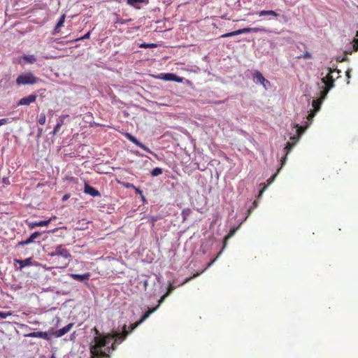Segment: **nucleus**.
<instances>
[{"label": "nucleus", "mask_w": 358, "mask_h": 358, "mask_svg": "<svg viewBox=\"0 0 358 358\" xmlns=\"http://www.w3.org/2000/svg\"><path fill=\"white\" fill-rule=\"evenodd\" d=\"M94 337L90 345L91 358H109L112 351L116 349L118 341H124L128 335V332L124 328L122 333L101 334L94 327Z\"/></svg>", "instance_id": "f257e3e1"}, {"label": "nucleus", "mask_w": 358, "mask_h": 358, "mask_svg": "<svg viewBox=\"0 0 358 358\" xmlns=\"http://www.w3.org/2000/svg\"><path fill=\"white\" fill-rule=\"evenodd\" d=\"M50 257L49 262L53 268H64L70 263L71 255L69 251L62 245H58L55 250L48 254Z\"/></svg>", "instance_id": "f03ea898"}, {"label": "nucleus", "mask_w": 358, "mask_h": 358, "mask_svg": "<svg viewBox=\"0 0 358 358\" xmlns=\"http://www.w3.org/2000/svg\"><path fill=\"white\" fill-rule=\"evenodd\" d=\"M341 71L338 69H329V73L326 77L322 79V83L324 84V87L322 90V99H324L331 89L334 87L335 78H334V73H336V78L340 77Z\"/></svg>", "instance_id": "7ed1b4c3"}, {"label": "nucleus", "mask_w": 358, "mask_h": 358, "mask_svg": "<svg viewBox=\"0 0 358 358\" xmlns=\"http://www.w3.org/2000/svg\"><path fill=\"white\" fill-rule=\"evenodd\" d=\"M258 33V32H264V33H268L271 32L268 29H266L264 27H245L243 29H240L231 32H229L224 34H222L220 37L221 38H228L234 36H237L242 34H247V33Z\"/></svg>", "instance_id": "20e7f679"}, {"label": "nucleus", "mask_w": 358, "mask_h": 358, "mask_svg": "<svg viewBox=\"0 0 358 358\" xmlns=\"http://www.w3.org/2000/svg\"><path fill=\"white\" fill-rule=\"evenodd\" d=\"M39 80L40 79L36 77L31 72H27L19 75L15 82L17 85H33L37 83Z\"/></svg>", "instance_id": "39448f33"}, {"label": "nucleus", "mask_w": 358, "mask_h": 358, "mask_svg": "<svg viewBox=\"0 0 358 358\" xmlns=\"http://www.w3.org/2000/svg\"><path fill=\"white\" fill-rule=\"evenodd\" d=\"M157 310V308H150L148 309V310L142 316V317L141 318V320L134 324H131L130 326H129V331H127L126 329L125 330L128 332V334L131 331H132L134 329H136L140 324H141L143 321H145L150 315V314H152L153 312H155V310ZM124 327H126V325H124ZM124 327H123L124 329Z\"/></svg>", "instance_id": "423d86ee"}, {"label": "nucleus", "mask_w": 358, "mask_h": 358, "mask_svg": "<svg viewBox=\"0 0 358 358\" xmlns=\"http://www.w3.org/2000/svg\"><path fill=\"white\" fill-rule=\"evenodd\" d=\"M73 325H74L73 323H69L66 326H65L63 328H62L59 330H57V331H54V329L52 328H51L50 329H49V333L50 335H54L57 338L62 337V336L67 334L71 330V329L73 327Z\"/></svg>", "instance_id": "0eeeda50"}, {"label": "nucleus", "mask_w": 358, "mask_h": 358, "mask_svg": "<svg viewBox=\"0 0 358 358\" xmlns=\"http://www.w3.org/2000/svg\"><path fill=\"white\" fill-rule=\"evenodd\" d=\"M125 137L129 140L131 142H132L133 143H134L135 145H136L137 146L140 147L141 148L143 149L145 151L149 152V153H152V152L151 151V150L148 148L147 146H145L144 144H143L142 143H141L139 141H138L134 136H132L131 134L129 133H126L125 134Z\"/></svg>", "instance_id": "6e6552de"}, {"label": "nucleus", "mask_w": 358, "mask_h": 358, "mask_svg": "<svg viewBox=\"0 0 358 358\" xmlns=\"http://www.w3.org/2000/svg\"><path fill=\"white\" fill-rule=\"evenodd\" d=\"M221 253V252L218 254L220 255ZM219 255H217L215 259H213V260H211L207 265V266L203 270L201 271V272H196V273H194L192 276H190L189 278H187L180 285H179V286H183L184 285H185L186 283L189 282L190 280H192V279L199 276L204 271H206L208 268H209L215 261L216 259H217Z\"/></svg>", "instance_id": "1a4fd4ad"}, {"label": "nucleus", "mask_w": 358, "mask_h": 358, "mask_svg": "<svg viewBox=\"0 0 358 358\" xmlns=\"http://www.w3.org/2000/svg\"><path fill=\"white\" fill-rule=\"evenodd\" d=\"M37 98L36 95L30 94L27 96L23 97L17 103V106H29L30 103L36 101Z\"/></svg>", "instance_id": "9d476101"}, {"label": "nucleus", "mask_w": 358, "mask_h": 358, "mask_svg": "<svg viewBox=\"0 0 358 358\" xmlns=\"http://www.w3.org/2000/svg\"><path fill=\"white\" fill-rule=\"evenodd\" d=\"M84 192L87 194H90L94 197L100 196V192L93 187L90 186L87 182H85Z\"/></svg>", "instance_id": "9b49d317"}, {"label": "nucleus", "mask_w": 358, "mask_h": 358, "mask_svg": "<svg viewBox=\"0 0 358 358\" xmlns=\"http://www.w3.org/2000/svg\"><path fill=\"white\" fill-rule=\"evenodd\" d=\"M50 333H49V331L48 332L46 331H34V332H31V333H29V334H27V336L28 337H31V338H43L45 340H50V336H49Z\"/></svg>", "instance_id": "f8f14e48"}, {"label": "nucleus", "mask_w": 358, "mask_h": 358, "mask_svg": "<svg viewBox=\"0 0 358 358\" xmlns=\"http://www.w3.org/2000/svg\"><path fill=\"white\" fill-rule=\"evenodd\" d=\"M41 236V233L38 231H35L34 233L31 234V236L26 240L20 241L18 245L24 246L25 245H28L32 242L34 241L35 239L38 238Z\"/></svg>", "instance_id": "ddd939ff"}, {"label": "nucleus", "mask_w": 358, "mask_h": 358, "mask_svg": "<svg viewBox=\"0 0 358 358\" xmlns=\"http://www.w3.org/2000/svg\"><path fill=\"white\" fill-rule=\"evenodd\" d=\"M70 277L71 278H73V280H78L80 282L88 281L90 278V273H86L84 274L71 273V274H70Z\"/></svg>", "instance_id": "4468645a"}, {"label": "nucleus", "mask_w": 358, "mask_h": 358, "mask_svg": "<svg viewBox=\"0 0 358 358\" xmlns=\"http://www.w3.org/2000/svg\"><path fill=\"white\" fill-rule=\"evenodd\" d=\"M15 262L20 265V269L24 268L25 266H32V265L34 264V262H33V259L31 257L27 258V259H23V260L15 259Z\"/></svg>", "instance_id": "2eb2a0df"}, {"label": "nucleus", "mask_w": 358, "mask_h": 358, "mask_svg": "<svg viewBox=\"0 0 358 358\" xmlns=\"http://www.w3.org/2000/svg\"><path fill=\"white\" fill-rule=\"evenodd\" d=\"M53 218H55V217H53ZM52 220V217H50V219L47 220H43V221H38V222H31L29 224V227L31 228V229H34L36 227H44V226H48L51 220Z\"/></svg>", "instance_id": "dca6fc26"}, {"label": "nucleus", "mask_w": 358, "mask_h": 358, "mask_svg": "<svg viewBox=\"0 0 358 358\" xmlns=\"http://www.w3.org/2000/svg\"><path fill=\"white\" fill-rule=\"evenodd\" d=\"M294 145V143H290V142L287 143L286 146L285 148V155L280 160L281 167L285 164L286 159H287V156L289 153V152L291 151V150L292 149Z\"/></svg>", "instance_id": "f3484780"}, {"label": "nucleus", "mask_w": 358, "mask_h": 358, "mask_svg": "<svg viewBox=\"0 0 358 358\" xmlns=\"http://www.w3.org/2000/svg\"><path fill=\"white\" fill-rule=\"evenodd\" d=\"M66 15L63 14L58 22H57L55 27L53 31V34H58L60 31V28L64 26V23L65 22Z\"/></svg>", "instance_id": "a211bd4d"}, {"label": "nucleus", "mask_w": 358, "mask_h": 358, "mask_svg": "<svg viewBox=\"0 0 358 358\" xmlns=\"http://www.w3.org/2000/svg\"><path fill=\"white\" fill-rule=\"evenodd\" d=\"M281 168H282V167L280 166V167L278 169L277 172H276L274 175H273V176H271V178L267 180V185H264V187H263V188L260 190V192H259V195H258V197H259H259H261V196H262V194H263V193H264V190L266 189L267 186H268V185H271V184L273 182V180H275V177H276L277 174L278 173V172L280 171V169H281Z\"/></svg>", "instance_id": "6ab92c4d"}, {"label": "nucleus", "mask_w": 358, "mask_h": 358, "mask_svg": "<svg viewBox=\"0 0 358 358\" xmlns=\"http://www.w3.org/2000/svg\"><path fill=\"white\" fill-rule=\"evenodd\" d=\"M324 99H322V92H320V98L319 99L313 100L312 105L313 110L312 111L317 113L320 110L321 104Z\"/></svg>", "instance_id": "aec40b11"}, {"label": "nucleus", "mask_w": 358, "mask_h": 358, "mask_svg": "<svg viewBox=\"0 0 358 358\" xmlns=\"http://www.w3.org/2000/svg\"><path fill=\"white\" fill-rule=\"evenodd\" d=\"M254 78L256 79L257 82H259L262 85H264V82H267L263 75L258 71H256L253 76Z\"/></svg>", "instance_id": "412c9836"}, {"label": "nucleus", "mask_w": 358, "mask_h": 358, "mask_svg": "<svg viewBox=\"0 0 358 358\" xmlns=\"http://www.w3.org/2000/svg\"><path fill=\"white\" fill-rule=\"evenodd\" d=\"M266 15H271V16H273V17H278V14L275 10H261L259 13V17L266 16Z\"/></svg>", "instance_id": "4be33fe9"}, {"label": "nucleus", "mask_w": 358, "mask_h": 358, "mask_svg": "<svg viewBox=\"0 0 358 358\" xmlns=\"http://www.w3.org/2000/svg\"><path fill=\"white\" fill-rule=\"evenodd\" d=\"M164 78L166 80H173V81H180V79L178 78L177 76L173 73H165L164 76Z\"/></svg>", "instance_id": "5701e85b"}, {"label": "nucleus", "mask_w": 358, "mask_h": 358, "mask_svg": "<svg viewBox=\"0 0 358 358\" xmlns=\"http://www.w3.org/2000/svg\"><path fill=\"white\" fill-rule=\"evenodd\" d=\"M308 127H309V124H306L305 126H299V124H296L295 127L297 128L296 131H297L298 136H300Z\"/></svg>", "instance_id": "b1692460"}, {"label": "nucleus", "mask_w": 358, "mask_h": 358, "mask_svg": "<svg viewBox=\"0 0 358 358\" xmlns=\"http://www.w3.org/2000/svg\"><path fill=\"white\" fill-rule=\"evenodd\" d=\"M237 229L238 228H233V229H230L228 235L224 238V247L225 246L227 240L234 235V234L236 233Z\"/></svg>", "instance_id": "393cba45"}, {"label": "nucleus", "mask_w": 358, "mask_h": 358, "mask_svg": "<svg viewBox=\"0 0 358 358\" xmlns=\"http://www.w3.org/2000/svg\"><path fill=\"white\" fill-rule=\"evenodd\" d=\"M192 210L190 208H185L182 210L181 215L183 221L186 220L187 217L191 214Z\"/></svg>", "instance_id": "a878e982"}, {"label": "nucleus", "mask_w": 358, "mask_h": 358, "mask_svg": "<svg viewBox=\"0 0 358 358\" xmlns=\"http://www.w3.org/2000/svg\"><path fill=\"white\" fill-rule=\"evenodd\" d=\"M162 173H163L162 169L156 167V168L153 169L152 171H151V176L153 177H156V176L161 175Z\"/></svg>", "instance_id": "bb28decb"}, {"label": "nucleus", "mask_w": 358, "mask_h": 358, "mask_svg": "<svg viewBox=\"0 0 358 358\" xmlns=\"http://www.w3.org/2000/svg\"><path fill=\"white\" fill-rule=\"evenodd\" d=\"M157 45L155 43H141L139 45V47L141 48H156Z\"/></svg>", "instance_id": "cd10ccee"}, {"label": "nucleus", "mask_w": 358, "mask_h": 358, "mask_svg": "<svg viewBox=\"0 0 358 358\" xmlns=\"http://www.w3.org/2000/svg\"><path fill=\"white\" fill-rule=\"evenodd\" d=\"M45 121H46V117H45V115L44 113H41L39 115H38V122L41 124V125H43L45 123Z\"/></svg>", "instance_id": "c85d7f7f"}, {"label": "nucleus", "mask_w": 358, "mask_h": 358, "mask_svg": "<svg viewBox=\"0 0 358 358\" xmlns=\"http://www.w3.org/2000/svg\"><path fill=\"white\" fill-rule=\"evenodd\" d=\"M127 187H133V188L135 189L136 193V194H139V195H141V197H142V199H143V200H144V199H145V197H144V196L143 195V192H142L139 188L136 187L134 185H131V184H128V185H127Z\"/></svg>", "instance_id": "c756f323"}, {"label": "nucleus", "mask_w": 358, "mask_h": 358, "mask_svg": "<svg viewBox=\"0 0 358 358\" xmlns=\"http://www.w3.org/2000/svg\"><path fill=\"white\" fill-rule=\"evenodd\" d=\"M69 115H63L62 116H60L58 120H57V124L60 126L62 127V126L64 124V120L66 118V117H68Z\"/></svg>", "instance_id": "7c9ffc66"}, {"label": "nucleus", "mask_w": 358, "mask_h": 358, "mask_svg": "<svg viewBox=\"0 0 358 358\" xmlns=\"http://www.w3.org/2000/svg\"><path fill=\"white\" fill-rule=\"evenodd\" d=\"M297 59H310L311 55L309 52L306 51L303 55L296 57Z\"/></svg>", "instance_id": "2f4dec72"}, {"label": "nucleus", "mask_w": 358, "mask_h": 358, "mask_svg": "<svg viewBox=\"0 0 358 358\" xmlns=\"http://www.w3.org/2000/svg\"><path fill=\"white\" fill-rule=\"evenodd\" d=\"M175 289H176V287L173 285V282H170L169 284V287L167 288V292L166 293L168 295H170Z\"/></svg>", "instance_id": "473e14b6"}, {"label": "nucleus", "mask_w": 358, "mask_h": 358, "mask_svg": "<svg viewBox=\"0 0 358 358\" xmlns=\"http://www.w3.org/2000/svg\"><path fill=\"white\" fill-rule=\"evenodd\" d=\"M12 314L13 313L10 311H8V312H1V311H0V318L1 319H5V318H6L8 316L12 315Z\"/></svg>", "instance_id": "72a5a7b5"}, {"label": "nucleus", "mask_w": 358, "mask_h": 358, "mask_svg": "<svg viewBox=\"0 0 358 358\" xmlns=\"http://www.w3.org/2000/svg\"><path fill=\"white\" fill-rule=\"evenodd\" d=\"M356 36L358 37V31H357ZM353 51L358 50V38H355L353 41Z\"/></svg>", "instance_id": "f704fd0d"}, {"label": "nucleus", "mask_w": 358, "mask_h": 358, "mask_svg": "<svg viewBox=\"0 0 358 358\" xmlns=\"http://www.w3.org/2000/svg\"><path fill=\"white\" fill-rule=\"evenodd\" d=\"M315 114H316V113L311 111L310 113L307 116V120L309 122V123L308 124L310 125L311 124L313 119L315 117Z\"/></svg>", "instance_id": "c9c22d12"}, {"label": "nucleus", "mask_w": 358, "mask_h": 358, "mask_svg": "<svg viewBox=\"0 0 358 358\" xmlns=\"http://www.w3.org/2000/svg\"><path fill=\"white\" fill-rule=\"evenodd\" d=\"M144 0H127V4L130 5V6H134L135 3H142L143 2Z\"/></svg>", "instance_id": "e433bc0d"}, {"label": "nucleus", "mask_w": 358, "mask_h": 358, "mask_svg": "<svg viewBox=\"0 0 358 358\" xmlns=\"http://www.w3.org/2000/svg\"><path fill=\"white\" fill-rule=\"evenodd\" d=\"M90 35H91V31H90L87 34H85L83 36L76 38L75 41H81V40H84V39H88V38H90Z\"/></svg>", "instance_id": "4c0bfd02"}, {"label": "nucleus", "mask_w": 358, "mask_h": 358, "mask_svg": "<svg viewBox=\"0 0 358 358\" xmlns=\"http://www.w3.org/2000/svg\"><path fill=\"white\" fill-rule=\"evenodd\" d=\"M168 296H169V295L166 293V294H164L161 297V299L159 300L158 305L155 307V308H157H157H158V307L161 305V303L164 302V301L165 300V299H166Z\"/></svg>", "instance_id": "58836bf2"}, {"label": "nucleus", "mask_w": 358, "mask_h": 358, "mask_svg": "<svg viewBox=\"0 0 358 358\" xmlns=\"http://www.w3.org/2000/svg\"><path fill=\"white\" fill-rule=\"evenodd\" d=\"M160 217L158 216H152L150 217V222L152 223V225L154 226L155 223L159 219Z\"/></svg>", "instance_id": "ea45409f"}, {"label": "nucleus", "mask_w": 358, "mask_h": 358, "mask_svg": "<svg viewBox=\"0 0 358 358\" xmlns=\"http://www.w3.org/2000/svg\"><path fill=\"white\" fill-rule=\"evenodd\" d=\"M60 129H61V127L57 125V124H56L55 127L53 129L52 134L53 135L57 134L59 131Z\"/></svg>", "instance_id": "a19ab883"}, {"label": "nucleus", "mask_w": 358, "mask_h": 358, "mask_svg": "<svg viewBox=\"0 0 358 358\" xmlns=\"http://www.w3.org/2000/svg\"><path fill=\"white\" fill-rule=\"evenodd\" d=\"M23 58H24V60H27L30 63H32V62L36 61L35 58H34L33 56L31 57V59H29L28 56H24Z\"/></svg>", "instance_id": "79ce46f5"}, {"label": "nucleus", "mask_w": 358, "mask_h": 358, "mask_svg": "<svg viewBox=\"0 0 358 358\" xmlns=\"http://www.w3.org/2000/svg\"><path fill=\"white\" fill-rule=\"evenodd\" d=\"M8 119H7V118L0 119V127L3 124H6V123H8Z\"/></svg>", "instance_id": "37998d69"}, {"label": "nucleus", "mask_w": 358, "mask_h": 358, "mask_svg": "<svg viewBox=\"0 0 358 358\" xmlns=\"http://www.w3.org/2000/svg\"><path fill=\"white\" fill-rule=\"evenodd\" d=\"M347 59H348V57L346 55L343 57L341 59L339 58H338V62H344V61H346Z\"/></svg>", "instance_id": "c03bdc74"}, {"label": "nucleus", "mask_w": 358, "mask_h": 358, "mask_svg": "<svg viewBox=\"0 0 358 358\" xmlns=\"http://www.w3.org/2000/svg\"><path fill=\"white\" fill-rule=\"evenodd\" d=\"M69 198V194H65V195L63 196L62 200H63V201H65V200H67Z\"/></svg>", "instance_id": "a18cd8bd"}, {"label": "nucleus", "mask_w": 358, "mask_h": 358, "mask_svg": "<svg viewBox=\"0 0 358 358\" xmlns=\"http://www.w3.org/2000/svg\"><path fill=\"white\" fill-rule=\"evenodd\" d=\"M346 76L348 77V79L350 78V70H348L346 71Z\"/></svg>", "instance_id": "49530a36"}, {"label": "nucleus", "mask_w": 358, "mask_h": 358, "mask_svg": "<svg viewBox=\"0 0 358 358\" xmlns=\"http://www.w3.org/2000/svg\"><path fill=\"white\" fill-rule=\"evenodd\" d=\"M252 205H253V208H255L257 206V201H255L253 202Z\"/></svg>", "instance_id": "de8ad7c7"}, {"label": "nucleus", "mask_w": 358, "mask_h": 358, "mask_svg": "<svg viewBox=\"0 0 358 358\" xmlns=\"http://www.w3.org/2000/svg\"><path fill=\"white\" fill-rule=\"evenodd\" d=\"M120 24H124L125 23V21L124 20H122L120 22Z\"/></svg>", "instance_id": "09e8293b"}, {"label": "nucleus", "mask_w": 358, "mask_h": 358, "mask_svg": "<svg viewBox=\"0 0 358 358\" xmlns=\"http://www.w3.org/2000/svg\"><path fill=\"white\" fill-rule=\"evenodd\" d=\"M251 213V208L248 210V214Z\"/></svg>", "instance_id": "8fccbe9b"}]
</instances>
